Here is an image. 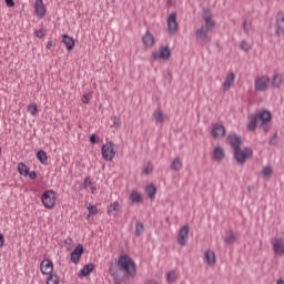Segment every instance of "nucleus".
Returning <instances> with one entry per match:
<instances>
[{"label":"nucleus","instance_id":"obj_1","mask_svg":"<svg viewBox=\"0 0 284 284\" xmlns=\"http://www.w3.org/2000/svg\"><path fill=\"white\" fill-rule=\"evenodd\" d=\"M116 268L120 270V274L124 272L131 278H134L136 276V263H134V260L130 257V255H122L118 258Z\"/></svg>","mask_w":284,"mask_h":284},{"label":"nucleus","instance_id":"obj_2","mask_svg":"<svg viewBox=\"0 0 284 284\" xmlns=\"http://www.w3.org/2000/svg\"><path fill=\"white\" fill-rule=\"evenodd\" d=\"M252 154H254V151L250 146L244 148V150L241 148L234 150V159L240 165H244L245 160L250 159Z\"/></svg>","mask_w":284,"mask_h":284},{"label":"nucleus","instance_id":"obj_3","mask_svg":"<svg viewBox=\"0 0 284 284\" xmlns=\"http://www.w3.org/2000/svg\"><path fill=\"white\" fill-rule=\"evenodd\" d=\"M42 204L47 210H52L57 205V192L52 190L44 191L41 196Z\"/></svg>","mask_w":284,"mask_h":284},{"label":"nucleus","instance_id":"obj_4","mask_svg":"<svg viewBox=\"0 0 284 284\" xmlns=\"http://www.w3.org/2000/svg\"><path fill=\"white\" fill-rule=\"evenodd\" d=\"M257 119L261 121L260 128L263 130V132H270L272 129V124L270 122L272 121V112L270 111H262Z\"/></svg>","mask_w":284,"mask_h":284},{"label":"nucleus","instance_id":"obj_5","mask_svg":"<svg viewBox=\"0 0 284 284\" xmlns=\"http://www.w3.org/2000/svg\"><path fill=\"white\" fill-rule=\"evenodd\" d=\"M102 159L104 161H112L114 156H116V151L114 150V144L112 142H108L103 144L101 148Z\"/></svg>","mask_w":284,"mask_h":284},{"label":"nucleus","instance_id":"obj_6","mask_svg":"<svg viewBox=\"0 0 284 284\" xmlns=\"http://www.w3.org/2000/svg\"><path fill=\"white\" fill-rule=\"evenodd\" d=\"M209 32L210 31H207V29H205V27H201V28L196 29L195 39H196V42L200 43V45H203L204 43H210V41H212L210 36H207Z\"/></svg>","mask_w":284,"mask_h":284},{"label":"nucleus","instance_id":"obj_7","mask_svg":"<svg viewBox=\"0 0 284 284\" xmlns=\"http://www.w3.org/2000/svg\"><path fill=\"white\" fill-rule=\"evenodd\" d=\"M202 19L205 23L204 30L212 32V30H214V28H216V22H214V20H212V12L210 10H204Z\"/></svg>","mask_w":284,"mask_h":284},{"label":"nucleus","instance_id":"obj_8","mask_svg":"<svg viewBox=\"0 0 284 284\" xmlns=\"http://www.w3.org/2000/svg\"><path fill=\"white\" fill-rule=\"evenodd\" d=\"M152 57L154 61H158V59H163V61H170V59H172V51L170 50V47H162L160 49V52H153Z\"/></svg>","mask_w":284,"mask_h":284},{"label":"nucleus","instance_id":"obj_9","mask_svg":"<svg viewBox=\"0 0 284 284\" xmlns=\"http://www.w3.org/2000/svg\"><path fill=\"white\" fill-rule=\"evenodd\" d=\"M190 235V225H184L180 229L178 243L179 245L185 246L187 245V236Z\"/></svg>","mask_w":284,"mask_h":284},{"label":"nucleus","instance_id":"obj_10","mask_svg":"<svg viewBox=\"0 0 284 284\" xmlns=\"http://www.w3.org/2000/svg\"><path fill=\"white\" fill-rule=\"evenodd\" d=\"M169 34H176L179 32V22L176 21V13H171L168 18Z\"/></svg>","mask_w":284,"mask_h":284},{"label":"nucleus","instance_id":"obj_11","mask_svg":"<svg viewBox=\"0 0 284 284\" xmlns=\"http://www.w3.org/2000/svg\"><path fill=\"white\" fill-rule=\"evenodd\" d=\"M267 85H270V77L267 75H262L255 80V90H257V92L267 91Z\"/></svg>","mask_w":284,"mask_h":284},{"label":"nucleus","instance_id":"obj_12","mask_svg":"<svg viewBox=\"0 0 284 284\" xmlns=\"http://www.w3.org/2000/svg\"><path fill=\"white\" fill-rule=\"evenodd\" d=\"M54 270V264L50 260H43L40 264V271L44 275H51Z\"/></svg>","mask_w":284,"mask_h":284},{"label":"nucleus","instance_id":"obj_13","mask_svg":"<svg viewBox=\"0 0 284 284\" xmlns=\"http://www.w3.org/2000/svg\"><path fill=\"white\" fill-rule=\"evenodd\" d=\"M275 34H276V37L284 36V13H278L276 16Z\"/></svg>","mask_w":284,"mask_h":284},{"label":"nucleus","instance_id":"obj_14","mask_svg":"<svg viewBox=\"0 0 284 284\" xmlns=\"http://www.w3.org/2000/svg\"><path fill=\"white\" fill-rule=\"evenodd\" d=\"M109 273L111 274V276H113L114 278V284H121L123 283V276L121 275V270L116 268V265L112 264L109 267Z\"/></svg>","mask_w":284,"mask_h":284},{"label":"nucleus","instance_id":"obj_15","mask_svg":"<svg viewBox=\"0 0 284 284\" xmlns=\"http://www.w3.org/2000/svg\"><path fill=\"white\" fill-rule=\"evenodd\" d=\"M83 255V245L78 244L75 248L71 252V261L74 265L79 264L81 256Z\"/></svg>","mask_w":284,"mask_h":284},{"label":"nucleus","instance_id":"obj_16","mask_svg":"<svg viewBox=\"0 0 284 284\" xmlns=\"http://www.w3.org/2000/svg\"><path fill=\"white\" fill-rule=\"evenodd\" d=\"M211 134L214 139H223L225 136V126L222 124L213 125Z\"/></svg>","mask_w":284,"mask_h":284},{"label":"nucleus","instance_id":"obj_17","mask_svg":"<svg viewBox=\"0 0 284 284\" xmlns=\"http://www.w3.org/2000/svg\"><path fill=\"white\" fill-rule=\"evenodd\" d=\"M273 250L275 254L278 256H283L284 254V240L283 237H275V242L273 243Z\"/></svg>","mask_w":284,"mask_h":284},{"label":"nucleus","instance_id":"obj_18","mask_svg":"<svg viewBox=\"0 0 284 284\" xmlns=\"http://www.w3.org/2000/svg\"><path fill=\"white\" fill-rule=\"evenodd\" d=\"M229 141L233 150H237V148L243 145V139H241V136L236 135L235 133L229 134Z\"/></svg>","mask_w":284,"mask_h":284},{"label":"nucleus","instance_id":"obj_19","mask_svg":"<svg viewBox=\"0 0 284 284\" xmlns=\"http://www.w3.org/2000/svg\"><path fill=\"white\" fill-rule=\"evenodd\" d=\"M34 12L40 19L45 17V6H43V0H36Z\"/></svg>","mask_w":284,"mask_h":284},{"label":"nucleus","instance_id":"obj_20","mask_svg":"<svg viewBox=\"0 0 284 284\" xmlns=\"http://www.w3.org/2000/svg\"><path fill=\"white\" fill-rule=\"evenodd\" d=\"M235 79H236V74H234V72H230L227 74L223 83V92H227V90H230L232 85H234Z\"/></svg>","mask_w":284,"mask_h":284},{"label":"nucleus","instance_id":"obj_21","mask_svg":"<svg viewBox=\"0 0 284 284\" xmlns=\"http://www.w3.org/2000/svg\"><path fill=\"white\" fill-rule=\"evenodd\" d=\"M153 116L155 119L156 125H163V123H165V119H168V115H165V113H163V110L161 109H156L153 112Z\"/></svg>","mask_w":284,"mask_h":284},{"label":"nucleus","instance_id":"obj_22","mask_svg":"<svg viewBox=\"0 0 284 284\" xmlns=\"http://www.w3.org/2000/svg\"><path fill=\"white\" fill-rule=\"evenodd\" d=\"M224 245H234L236 243V233L233 230L226 232V236L223 237Z\"/></svg>","mask_w":284,"mask_h":284},{"label":"nucleus","instance_id":"obj_23","mask_svg":"<svg viewBox=\"0 0 284 284\" xmlns=\"http://www.w3.org/2000/svg\"><path fill=\"white\" fill-rule=\"evenodd\" d=\"M62 43L65 45L68 52L74 50V39L68 34L62 36Z\"/></svg>","mask_w":284,"mask_h":284},{"label":"nucleus","instance_id":"obj_24","mask_svg":"<svg viewBox=\"0 0 284 284\" xmlns=\"http://www.w3.org/2000/svg\"><path fill=\"white\" fill-rule=\"evenodd\" d=\"M213 159L215 161H223L225 159V150L223 146H215L213 150Z\"/></svg>","mask_w":284,"mask_h":284},{"label":"nucleus","instance_id":"obj_25","mask_svg":"<svg viewBox=\"0 0 284 284\" xmlns=\"http://www.w3.org/2000/svg\"><path fill=\"white\" fill-rule=\"evenodd\" d=\"M142 43L146 45V48H152V45H154V36L150 31H146L142 37Z\"/></svg>","mask_w":284,"mask_h":284},{"label":"nucleus","instance_id":"obj_26","mask_svg":"<svg viewBox=\"0 0 284 284\" xmlns=\"http://www.w3.org/2000/svg\"><path fill=\"white\" fill-rule=\"evenodd\" d=\"M94 272V264L89 263L82 267L78 276H90Z\"/></svg>","mask_w":284,"mask_h":284},{"label":"nucleus","instance_id":"obj_27","mask_svg":"<svg viewBox=\"0 0 284 284\" xmlns=\"http://www.w3.org/2000/svg\"><path fill=\"white\" fill-rule=\"evenodd\" d=\"M170 168L174 172H179L180 170H183V161H181V158H179V156L174 158Z\"/></svg>","mask_w":284,"mask_h":284},{"label":"nucleus","instance_id":"obj_28","mask_svg":"<svg viewBox=\"0 0 284 284\" xmlns=\"http://www.w3.org/2000/svg\"><path fill=\"white\" fill-rule=\"evenodd\" d=\"M204 256L207 265H214L216 263V254L213 251H206Z\"/></svg>","mask_w":284,"mask_h":284},{"label":"nucleus","instance_id":"obj_29","mask_svg":"<svg viewBox=\"0 0 284 284\" xmlns=\"http://www.w3.org/2000/svg\"><path fill=\"white\" fill-rule=\"evenodd\" d=\"M106 212H108L109 216L112 214V212H116L118 214H120V212H121V204H119V201H115L112 204H110L108 206Z\"/></svg>","mask_w":284,"mask_h":284},{"label":"nucleus","instance_id":"obj_30","mask_svg":"<svg viewBox=\"0 0 284 284\" xmlns=\"http://www.w3.org/2000/svg\"><path fill=\"white\" fill-rule=\"evenodd\" d=\"M37 159L43 165H48V153H45V151H43V150L38 151L37 152Z\"/></svg>","mask_w":284,"mask_h":284},{"label":"nucleus","instance_id":"obj_31","mask_svg":"<svg viewBox=\"0 0 284 284\" xmlns=\"http://www.w3.org/2000/svg\"><path fill=\"white\" fill-rule=\"evenodd\" d=\"M145 192L149 199H154V196H156V186L154 184H150L145 187Z\"/></svg>","mask_w":284,"mask_h":284},{"label":"nucleus","instance_id":"obj_32","mask_svg":"<svg viewBox=\"0 0 284 284\" xmlns=\"http://www.w3.org/2000/svg\"><path fill=\"white\" fill-rule=\"evenodd\" d=\"M18 172L21 174V176H28L30 170L23 162H21L18 164Z\"/></svg>","mask_w":284,"mask_h":284},{"label":"nucleus","instance_id":"obj_33","mask_svg":"<svg viewBox=\"0 0 284 284\" xmlns=\"http://www.w3.org/2000/svg\"><path fill=\"white\" fill-rule=\"evenodd\" d=\"M256 123H258V115H251L250 122H248V130L254 131L256 130Z\"/></svg>","mask_w":284,"mask_h":284},{"label":"nucleus","instance_id":"obj_34","mask_svg":"<svg viewBox=\"0 0 284 284\" xmlns=\"http://www.w3.org/2000/svg\"><path fill=\"white\" fill-rule=\"evenodd\" d=\"M272 174H274V170L272 166H264L262 170V175L264 179H272Z\"/></svg>","mask_w":284,"mask_h":284},{"label":"nucleus","instance_id":"obj_35","mask_svg":"<svg viewBox=\"0 0 284 284\" xmlns=\"http://www.w3.org/2000/svg\"><path fill=\"white\" fill-rule=\"evenodd\" d=\"M283 83V78L280 74H275L272 80L273 88H281Z\"/></svg>","mask_w":284,"mask_h":284},{"label":"nucleus","instance_id":"obj_36","mask_svg":"<svg viewBox=\"0 0 284 284\" xmlns=\"http://www.w3.org/2000/svg\"><path fill=\"white\" fill-rule=\"evenodd\" d=\"M130 200L132 201V203H141L142 201L141 193L133 191L130 194Z\"/></svg>","mask_w":284,"mask_h":284},{"label":"nucleus","instance_id":"obj_37","mask_svg":"<svg viewBox=\"0 0 284 284\" xmlns=\"http://www.w3.org/2000/svg\"><path fill=\"white\" fill-rule=\"evenodd\" d=\"M145 232V226H143V223L138 222L135 224V236H141Z\"/></svg>","mask_w":284,"mask_h":284},{"label":"nucleus","instance_id":"obj_38","mask_svg":"<svg viewBox=\"0 0 284 284\" xmlns=\"http://www.w3.org/2000/svg\"><path fill=\"white\" fill-rule=\"evenodd\" d=\"M240 50H243V52H250V50H252V44H250L247 41L243 40L240 43Z\"/></svg>","mask_w":284,"mask_h":284},{"label":"nucleus","instance_id":"obj_39","mask_svg":"<svg viewBox=\"0 0 284 284\" xmlns=\"http://www.w3.org/2000/svg\"><path fill=\"white\" fill-rule=\"evenodd\" d=\"M27 110L29 113H31L32 116H37V112H39V106H37V104H29L27 106Z\"/></svg>","mask_w":284,"mask_h":284},{"label":"nucleus","instance_id":"obj_40","mask_svg":"<svg viewBox=\"0 0 284 284\" xmlns=\"http://www.w3.org/2000/svg\"><path fill=\"white\" fill-rule=\"evenodd\" d=\"M45 284H59V276L57 274L49 275Z\"/></svg>","mask_w":284,"mask_h":284},{"label":"nucleus","instance_id":"obj_41","mask_svg":"<svg viewBox=\"0 0 284 284\" xmlns=\"http://www.w3.org/2000/svg\"><path fill=\"white\" fill-rule=\"evenodd\" d=\"M243 30H244L245 34H250V30H252V21L245 20L243 22Z\"/></svg>","mask_w":284,"mask_h":284},{"label":"nucleus","instance_id":"obj_42","mask_svg":"<svg viewBox=\"0 0 284 284\" xmlns=\"http://www.w3.org/2000/svg\"><path fill=\"white\" fill-rule=\"evenodd\" d=\"M64 245H65L67 250H72V245H74V240H72V237L65 239Z\"/></svg>","mask_w":284,"mask_h":284},{"label":"nucleus","instance_id":"obj_43","mask_svg":"<svg viewBox=\"0 0 284 284\" xmlns=\"http://www.w3.org/2000/svg\"><path fill=\"white\" fill-rule=\"evenodd\" d=\"M166 278L169 283H174V281H176V272L174 271L169 272Z\"/></svg>","mask_w":284,"mask_h":284},{"label":"nucleus","instance_id":"obj_44","mask_svg":"<svg viewBox=\"0 0 284 284\" xmlns=\"http://www.w3.org/2000/svg\"><path fill=\"white\" fill-rule=\"evenodd\" d=\"M90 99H92V93H85L82 95V103H90Z\"/></svg>","mask_w":284,"mask_h":284},{"label":"nucleus","instance_id":"obj_45","mask_svg":"<svg viewBox=\"0 0 284 284\" xmlns=\"http://www.w3.org/2000/svg\"><path fill=\"white\" fill-rule=\"evenodd\" d=\"M278 143V134L275 133L271 139H270V145H276Z\"/></svg>","mask_w":284,"mask_h":284},{"label":"nucleus","instance_id":"obj_46","mask_svg":"<svg viewBox=\"0 0 284 284\" xmlns=\"http://www.w3.org/2000/svg\"><path fill=\"white\" fill-rule=\"evenodd\" d=\"M88 210H89V214H97L99 212L95 205H89Z\"/></svg>","mask_w":284,"mask_h":284},{"label":"nucleus","instance_id":"obj_47","mask_svg":"<svg viewBox=\"0 0 284 284\" xmlns=\"http://www.w3.org/2000/svg\"><path fill=\"white\" fill-rule=\"evenodd\" d=\"M90 143H99V136L97 134H91L90 136Z\"/></svg>","mask_w":284,"mask_h":284},{"label":"nucleus","instance_id":"obj_48","mask_svg":"<svg viewBox=\"0 0 284 284\" xmlns=\"http://www.w3.org/2000/svg\"><path fill=\"white\" fill-rule=\"evenodd\" d=\"M113 123H114V125H116L118 128L121 126V118L114 115V116H113Z\"/></svg>","mask_w":284,"mask_h":284},{"label":"nucleus","instance_id":"obj_49","mask_svg":"<svg viewBox=\"0 0 284 284\" xmlns=\"http://www.w3.org/2000/svg\"><path fill=\"white\" fill-rule=\"evenodd\" d=\"M34 34H36V37H37L38 39H43V37H45V34L43 33V30H37V31L34 32Z\"/></svg>","mask_w":284,"mask_h":284},{"label":"nucleus","instance_id":"obj_50","mask_svg":"<svg viewBox=\"0 0 284 284\" xmlns=\"http://www.w3.org/2000/svg\"><path fill=\"white\" fill-rule=\"evenodd\" d=\"M7 8H14V0H4Z\"/></svg>","mask_w":284,"mask_h":284},{"label":"nucleus","instance_id":"obj_51","mask_svg":"<svg viewBox=\"0 0 284 284\" xmlns=\"http://www.w3.org/2000/svg\"><path fill=\"white\" fill-rule=\"evenodd\" d=\"M6 243V237L3 236V233H0V247H3Z\"/></svg>","mask_w":284,"mask_h":284},{"label":"nucleus","instance_id":"obj_52","mask_svg":"<svg viewBox=\"0 0 284 284\" xmlns=\"http://www.w3.org/2000/svg\"><path fill=\"white\" fill-rule=\"evenodd\" d=\"M28 176H29V179L34 180V179H37V172L31 171L30 173H28Z\"/></svg>","mask_w":284,"mask_h":284},{"label":"nucleus","instance_id":"obj_53","mask_svg":"<svg viewBox=\"0 0 284 284\" xmlns=\"http://www.w3.org/2000/svg\"><path fill=\"white\" fill-rule=\"evenodd\" d=\"M90 183H92V182L90 181V178H85V179H84V187H88V185H90Z\"/></svg>","mask_w":284,"mask_h":284},{"label":"nucleus","instance_id":"obj_54","mask_svg":"<svg viewBox=\"0 0 284 284\" xmlns=\"http://www.w3.org/2000/svg\"><path fill=\"white\" fill-rule=\"evenodd\" d=\"M51 48H52V41H49V42L47 43V49L50 50Z\"/></svg>","mask_w":284,"mask_h":284},{"label":"nucleus","instance_id":"obj_55","mask_svg":"<svg viewBox=\"0 0 284 284\" xmlns=\"http://www.w3.org/2000/svg\"><path fill=\"white\" fill-rule=\"evenodd\" d=\"M91 193L97 194V186H91Z\"/></svg>","mask_w":284,"mask_h":284},{"label":"nucleus","instance_id":"obj_56","mask_svg":"<svg viewBox=\"0 0 284 284\" xmlns=\"http://www.w3.org/2000/svg\"><path fill=\"white\" fill-rule=\"evenodd\" d=\"M150 172H152V170L150 168H145L144 173L150 174Z\"/></svg>","mask_w":284,"mask_h":284},{"label":"nucleus","instance_id":"obj_57","mask_svg":"<svg viewBox=\"0 0 284 284\" xmlns=\"http://www.w3.org/2000/svg\"><path fill=\"white\" fill-rule=\"evenodd\" d=\"M276 284H284L283 280H278Z\"/></svg>","mask_w":284,"mask_h":284}]
</instances>
